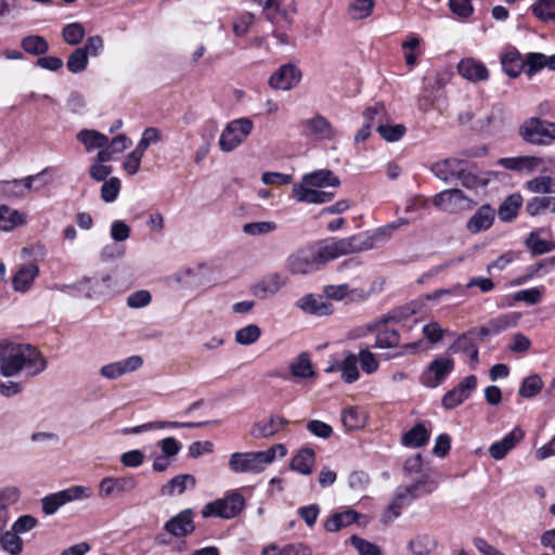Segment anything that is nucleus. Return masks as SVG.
<instances>
[{"instance_id": "obj_1", "label": "nucleus", "mask_w": 555, "mask_h": 555, "mask_svg": "<svg viewBox=\"0 0 555 555\" xmlns=\"http://www.w3.org/2000/svg\"><path fill=\"white\" fill-rule=\"evenodd\" d=\"M48 366L41 351L30 345L0 340V374L3 377L17 376L23 370L27 376H37Z\"/></svg>"}, {"instance_id": "obj_2", "label": "nucleus", "mask_w": 555, "mask_h": 555, "mask_svg": "<svg viewBox=\"0 0 555 555\" xmlns=\"http://www.w3.org/2000/svg\"><path fill=\"white\" fill-rule=\"evenodd\" d=\"M374 247V237L359 233L349 237H330L312 247L319 268L341 256L369 250Z\"/></svg>"}, {"instance_id": "obj_3", "label": "nucleus", "mask_w": 555, "mask_h": 555, "mask_svg": "<svg viewBox=\"0 0 555 555\" xmlns=\"http://www.w3.org/2000/svg\"><path fill=\"white\" fill-rule=\"evenodd\" d=\"M518 134L528 144L547 146L555 142V122L530 117L519 126Z\"/></svg>"}, {"instance_id": "obj_4", "label": "nucleus", "mask_w": 555, "mask_h": 555, "mask_svg": "<svg viewBox=\"0 0 555 555\" xmlns=\"http://www.w3.org/2000/svg\"><path fill=\"white\" fill-rule=\"evenodd\" d=\"M435 489L436 482L428 475H422L415 482L397 489L390 509L395 516H398L402 506L410 504L417 498L431 493Z\"/></svg>"}, {"instance_id": "obj_5", "label": "nucleus", "mask_w": 555, "mask_h": 555, "mask_svg": "<svg viewBox=\"0 0 555 555\" xmlns=\"http://www.w3.org/2000/svg\"><path fill=\"white\" fill-rule=\"evenodd\" d=\"M245 500L241 493L233 491L222 499H217L207 503L203 509L202 515L204 518L220 517V518H234L244 508Z\"/></svg>"}, {"instance_id": "obj_6", "label": "nucleus", "mask_w": 555, "mask_h": 555, "mask_svg": "<svg viewBox=\"0 0 555 555\" xmlns=\"http://www.w3.org/2000/svg\"><path fill=\"white\" fill-rule=\"evenodd\" d=\"M253 127V121L248 118H238L230 121L220 135V150L227 153L235 150L250 134Z\"/></svg>"}, {"instance_id": "obj_7", "label": "nucleus", "mask_w": 555, "mask_h": 555, "mask_svg": "<svg viewBox=\"0 0 555 555\" xmlns=\"http://www.w3.org/2000/svg\"><path fill=\"white\" fill-rule=\"evenodd\" d=\"M267 467L261 451L235 452L229 459V468L235 474H259Z\"/></svg>"}, {"instance_id": "obj_8", "label": "nucleus", "mask_w": 555, "mask_h": 555, "mask_svg": "<svg viewBox=\"0 0 555 555\" xmlns=\"http://www.w3.org/2000/svg\"><path fill=\"white\" fill-rule=\"evenodd\" d=\"M433 204L442 211L455 214L460 210L470 208L474 203L462 190L449 189L437 193L433 197Z\"/></svg>"}, {"instance_id": "obj_9", "label": "nucleus", "mask_w": 555, "mask_h": 555, "mask_svg": "<svg viewBox=\"0 0 555 555\" xmlns=\"http://www.w3.org/2000/svg\"><path fill=\"white\" fill-rule=\"evenodd\" d=\"M301 134L317 141H331L335 139L337 131L332 124L322 115L300 121Z\"/></svg>"}, {"instance_id": "obj_10", "label": "nucleus", "mask_w": 555, "mask_h": 555, "mask_svg": "<svg viewBox=\"0 0 555 555\" xmlns=\"http://www.w3.org/2000/svg\"><path fill=\"white\" fill-rule=\"evenodd\" d=\"M498 164L507 170L527 175H531L537 171L545 173L547 171L544 158L534 155L503 157L498 160Z\"/></svg>"}, {"instance_id": "obj_11", "label": "nucleus", "mask_w": 555, "mask_h": 555, "mask_svg": "<svg viewBox=\"0 0 555 555\" xmlns=\"http://www.w3.org/2000/svg\"><path fill=\"white\" fill-rule=\"evenodd\" d=\"M392 322L387 315H383L375 322L367 324V332L376 334V341L373 346L378 349H388L398 347L400 344V334L396 328L388 324Z\"/></svg>"}, {"instance_id": "obj_12", "label": "nucleus", "mask_w": 555, "mask_h": 555, "mask_svg": "<svg viewBox=\"0 0 555 555\" xmlns=\"http://www.w3.org/2000/svg\"><path fill=\"white\" fill-rule=\"evenodd\" d=\"M454 369V361L450 358H438L431 361L420 380L428 388H436L441 385Z\"/></svg>"}, {"instance_id": "obj_13", "label": "nucleus", "mask_w": 555, "mask_h": 555, "mask_svg": "<svg viewBox=\"0 0 555 555\" xmlns=\"http://www.w3.org/2000/svg\"><path fill=\"white\" fill-rule=\"evenodd\" d=\"M87 490L88 489L83 487L74 486L56 493L49 494L42 499V511L47 515H52L64 504L77 499L87 498L89 495L86 493Z\"/></svg>"}, {"instance_id": "obj_14", "label": "nucleus", "mask_w": 555, "mask_h": 555, "mask_svg": "<svg viewBox=\"0 0 555 555\" xmlns=\"http://www.w3.org/2000/svg\"><path fill=\"white\" fill-rule=\"evenodd\" d=\"M285 268L292 274H308L320 269L312 247L291 254L286 259Z\"/></svg>"}, {"instance_id": "obj_15", "label": "nucleus", "mask_w": 555, "mask_h": 555, "mask_svg": "<svg viewBox=\"0 0 555 555\" xmlns=\"http://www.w3.org/2000/svg\"><path fill=\"white\" fill-rule=\"evenodd\" d=\"M476 387L477 377L475 375L466 376L459 385L444 393L441 400L442 406L447 410L456 408L469 398Z\"/></svg>"}, {"instance_id": "obj_16", "label": "nucleus", "mask_w": 555, "mask_h": 555, "mask_svg": "<svg viewBox=\"0 0 555 555\" xmlns=\"http://www.w3.org/2000/svg\"><path fill=\"white\" fill-rule=\"evenodd\" d=\"M138 486V480L133 476L120 478L105 477L99 486V494L101 498L111 495H121L126 492L133 491Z\"/></svg>"}, {"instance_id": "obj_17", "label": "nucleus", "mask_w": 555, "mask_h": 555, "mask_svg": "<svg viewBox=\"0 0 555 555\" xmlns=\"http://www.w3.org/2000/svg\"><path fill=\"white\" fill-rule=\"evenodd\" d=\"M143 364V359L140 356H131L120 361L112 362L103 365L100 369V374L107 379H115L124 374L133 372L140 369Z\"/></svg>"}, {"instance_id": "obj_18", "label": "nucleus", "mask_w": 555, "mask_h": 555, "mask_svg": "<svg viewBox=\"0 0 555 555\" xmlns=\"http://www.w3.org/2000/svg\"><path fill=\"white\" fill-rule=\"evenodd\" d=\"M300 70L292 64L281 66L269 79V85L273 89L289 90L300 80Z\"/></svg>"}, {"instance_id": "obj_19", "label": "nucleus", "mask_w": 555, "mask_h": 555, "mask_svg": "<svg viewBox=\"0 0 555 555\" xmlns=\"http://www.w3.org/2000/svg\"><path fill=\"white\" fill-rule=\"evenodd\" d=\"M525 437V431L520 427H515L501 440L493 442L489 448V454L492 459L503 460L507 453L513 450Z\"/></svg>"}, {"instance_id": "obj_20", "label": "nucleus", "mask_w": 555, "mask_h": 555, "mask_svg": "<svg viewBox=\"0 0 555 555\" xmlns=\"http://www.w3.org/2000/svg\"><path fill=\"white\" fill-rule=\"evenodd\" d=\"M194 529L193 511L191 508L180 512L165 524L167 533L175 538L185 537L193 532Z\"/></svg>"}, {"instance_id": "obj_21", "label": "nucleus", "mask_w": 555, "mask_h": 555, "mask_svg": "<svg viewBox=\"0 0 555 555\" xmlns=\"http://www.w3.org/2000/svg\"><path fill=\"white\" fill-rule=\"evenodd\" d=\"M296 306L304 312L323 317L333 312V305L325 297L315 294H308L297 300Z\"/></svg>"}, {"instance_id": "obj_22", "label": "nucleus", "mask_w": 555, "mask_h": 555, "mask_svg": "<svg viewBox=\"0 0 555 555\" xmlns=\"http://www.w3.org/2000/svg\"><path fill=\"white\" fill-rule=\"evenodd\" d=\"M457 72L464 79L475 83L486 81L489 78L486 65L474 57H466L460 61Z\"/></svg>"}, {"instance_id": "obj_23", "label": "nucleus", "mask_w": 555, "mask_h": 555, "mask_svg": "<svg viewBox=\"0 0 555 555\" xmlns=\"http://www.w3.org/2000/svg\"><path fill=\"white\" fill-rule=\"evenodd\" d=\"M466 160H462L459 158H446L435 163L431 166V172L438 179L442 180L446 183H452L457 180L459 175L461 173V169L464 168V164Z\"/></svg>"}, {"instance_id": "obj_24", "label": "nucleus", "mask_w": 555, "mask_h": 555, "mask_svg": "<svg viewBox=\"0 0 555 555\" xmlns=\"http://www.w3.org/2000/svg\"><path fill=\"white\" fill-rule=\"evenodd\" d=\"M287 278L280 273H271L255 284L251 288L253 294L261 299L274 296L285 286Z\"/></svg>"}, {"instance_id": "obj_25", "label": "nucleus", "mask_w": 555, "mask_h": 555, "mask_svg": "<svg viewBox=\"0 0 555 555\" xmlns=\"http://www.w3.org/2000/svg\"><path fill=\"white\" fill-rule=\"evenodd\" d=\"M292 196L299 203L323 204L332 201L334 194L330 192L311 189L309 188V185L302 182L294 184L292 190Z\"/></svg>"}, {"instance_id": "obj_26", "label": "nucleus", "mask_w": 555, "mask_h": 555, "mask_svg": "<svg viewBox=\"0 0 555 555\" xmlns=\"http://www.w3.org/2000/svg\"><path fill=\"white\" fill-rule=\"evenodd\" d=\"M196 486V479L191 474H181L168 480L160 488V494L165 496L181 495L186 490H192Z\"/></svg>"}, {"instance_id": "obj_27", "label": "nucleus", "mask_w": 555, "mask_h": 555, "mask_svg": "<svg viewBox=\"0 0 555 555\" xmlns=\"http://www.w3.org/2000/svg\"><path fill=\"white\" fill-rule=\"evenodd\" d=\"M494 210L489 204H485L467 221L466 228L472 233L488 230L494 221Z\"/></svg>"}, {"instance_id": "obj_28", "label": "nucleus", "mask_w": 555, "mask_h": 555, "mask_svg": "<svg viewBox=\"0 0 555 555\" xmlns=\"http://www.w3.org/2000/svg\"><path fill=\"white\" fill-rule=\"evenodd\" d=\"M288 421L281 416H271L267 422H258L250 429V436L255 439L274 436Z\"/></svg>"}, {"instance_id": "obj_29", "label": "nucleus", "mask_w": 555, "mask_h": 555, "mask_svg": "<svg viewBox=\"0 0 555 555\" xmlns=\"http://www.w3.org/2000/svg\"><path fill=\"white\" fill-rule=\"evenodd\" d=\"M38 273L39 268L36 264L31 263L21 267L12 279V286L14 291L21 293L27 292Z\"/></svg>"}, {"instance_id": "obj_30", "label": "nucleus", "mask_w": 555, "mask_h": 555, "mask_svg": "<svg viewBox=\"0 0 555 555\" xmlns=\"http://www.w3.org/2000/svg\"><path fill=\"white\" fill-rule=\"evenodd\" d=\"M302 181L311 188L338 186L339 179L328 169L315 170L304 176Z\"/></svg>"}, {"instance_id": "obj_31", "label": "nucleus", "mask_w": 555, "mask_h": 555, "mask_svg": "<svg viewBox=\"0 0 555 555\" xmlns=\"http://www.w3.org/2000/svg\"><path fill=\"white\" fill-rule=\"evenodd\" d=\"M315 462V453L311 448H302L291 461V468L301 475H310Z\"/></svg>"}, {"instance_id": "obj_32", "label": "nucleus", "mask_w": 555, "mask_h": 555, "mask_svg": "<svg viewBox=\"0 0 555 555\" xmlns=\"http://www.w3.org/2000/svg\"><path fill=\"white\" fill-rule=\"evenodd\" d=\"M358 519V513L347 509L333 514L324 521V529L328 532H336L353 524Z\"/></svg>"}, {"instance_id": "obj_33", "label": "nucleus", "mask_w": 555, "mask_h": 555, "mask_svg": "<svg viewBox=\"0 0 555 555\" xmlns=\"http://www.w3.org/2000/svg\"><path fill=\"white\" fill-rule=\"evenodd\" d=\"M547 211L555 214V196H534L526 204V212L530 217H538Z\"/></svg>"}, {"instance_id": "obj_34", "label": "nucleus", "mask_w": 555, "mask_h": 555, "mask_svg": "<svg viewBox=\"0 0 555 555\" xmlns=\"http://www.w3.org/2000/svg\"><path fill=\"white\" fill-rule=\"evenodd\" d=\"M522 205V196L519 193H514L507 196L498 209L500 220L504 222L513 221Z\"/></svg>"}, {"instance_id": "obj_35", "label": "nucleus", "mask_w": 555, "mask_h": 555, "mask_svg": "<svg viewBox=\"0 0 555 555\" xmlns=\"http://www.w3.org/2000/svg\"><path fill=\"white\" fill-rule=\"evenodd\" d=\"M525 245L532 256H540L555 251V242L541 238L539 230L532 231L528 234L525 240Z\"/></svg>"}, {"instance_id": "obj_36", "label": "nucleus", "mask_w": 555, "mask_h": 555, "mask_svg": "<svg viewBox=\"0 0 555 555\" xmlns=\"http://www.w3.org/2000/svg\"><path fill=\"white\" fill-rule=\"evenodd\" d=\"M436 547L437 541L427 533L417 534L408 543V550L413 555H429L436 551Z\"/></svg>"}, {"instance_id": "obj_37", "label": "nucleus", "mask_w": 555, "mask_h": 555, "mask_svg": "<svg viewBox=\"0 0 555 555\" xmlns=\"http://www.w3.org/2000/svg\"><path fill=\"white\" fill-rule=\"evenodd\" d=\"M77 140L81 142L88 152L94 149L105 147L108 143V138L96 130H81L77 134Z\"/></svg>"}, {"instance_id": "obj_38", "label": "nucleus", "mask_w": 555, "mask_h": 555, "mask_svg": "<svg viewBox=\"0 0 555 555\" xmlns=\"http://www.w3.org/2000/svg\"><path fill=\"white\" fill-rule=\"evenodd\" d=\"M502 68L509 77H517L524 70V59L516 50L508 51L501 59Z\"/></svg>"}, {"instance_id": "obj_39", "label": "nucleus", "mask_w": 555, "mask_h": 555, "mask_svg": "<svg viewBox=\"0 0 555 555\" xmlns=\"http://www.w3.org/2000/svg\"><path fill=\"white\" fill-rule=\"evenodd\" d=\"M429 440V433L421 423L413 426L402 437V443L406 447L418 448L427 443Z\"/></svg>"}, {"instance_id": "obj_40", "label": "nucleus", "mask_w": 555, "mask_h": 555, "mask_svg": "<svg viewBox=\"0 0 555 555\" xmlns=\"http://www.w3.org/2000/svg\"><path fill=\"white\" fill-rule=\"evenodd\" d=\"M365 413L358 408H347L341 412V423L347 430L360 429L365 425Z\"/></svg>"}, {"instance_id": "obj_41", "label": "nucleus", "mask_w": 555, "mask_h": 555, "mask_svg": "<svg viewBox=\"0 0 555 555\" xmlns=\"http://www.w3.org/2000/svg\"><path fill=\"white\" fill-rule=\"evenodd\" d=\"M293 376L299 378H309L314 376V370L307 352L300 353L289 365Z\"/></svg>"}, {"instance_id": "obj_42", "label": "nucleus", "mask_w": 555, "mask_h": 555, "mask_svg": "<svg viewBox=\"0 0 555 555\" xmlns=\"http://www.w3.org/2000/svg\"><path fill=\"white\" fill-rule=\"evenodd\" d=\"M22 49L31 55H43L49 51L48 41L39 35H29L22 39Z\"/></svg>"}, {"instance_id": "obj_43", "label": "nucleus", "mask_w": 555, "mask_h": 555, "mask_svg": "<svg viewBox=\"0 0 555 555\" xmlns=\"http://www.w3.org/2000/svg\"><path fill=\"white\" fill-rule=\"evenodd\" d=\"M0 546L10 555H18L23 551V540L12 528L0 533Z\"/></svg>"}, {"instance_id": "obj_44", "label": "nucleus", "mask_w": 555, "mask_h": 555, "mask_svg": "<svg viewBox=\"0 0 555 555\" xmlns=\"http://www.w3.org/2000/svg\"><path fill=\"white\" fill-rule=\"evenodd\" d=\"M23 223L22 215L7 205L0 206V230L12 231L14 228Z\"/></svg>"}, {"instance_id": "obj_45", "label": "nucleus", "mask_w": 555, "mask_h": 555, "mask_svg": "<svg viewBox=\"0 0 555 555\" xmlns=\"http://www.w3.org/2000/svg\"><path fill=\"white\" fill-rule=\"evenodd\" d=\"M519 315L515 312L512 313H505L501 314L494 319H491L489 322L490 324V333L493 335H498L511 327L516 326L518 323Z\"/></svg>"}, {"instance_id": "obj_46", "label": "nucleus", "mask_w": 555, "mask_h": 555, "mask_svg": "<svg viewBox=\"0 0 555 555\" xmlns=\"http://www.w3.org/2000/svg\"><path fill=\"white\" fill-rule=\"evenodd\" d=\"M359 376L358 357L352 352H347L341 361V378L351 384L358 380Z\"/></svg>"}, {"instance_id": "obj_47", "label": "nucleus", "mask_w": 555, "mask_h": 555, "mask_svg": "<svg viewBox=\"0 0 555 555\" xmlns=\"http://www.w3.org/2000/svg\"><path fill=\"white\" fill-rule=\"evenodd\" d=\"M374 7V0H354L348 8V14L351 20H363L372 14Z\"/></svg>"}, {"instance_id": "obj_48", "label": "nucleus", "mask_w": 555, "mask_h": 555, "mask_svg": "<svg viewBox=\"0 0 555 555\" xmlns=\"http://www.w3.org/2000/svg\"><path fill=\"white\" fill-rule=\"evenodd\" d=\"M532 13L542 22H555V0H538L532 5Z\"/></svg>"}, {"instance_id": "obj_49", "label": "nucleus", "mask_w": 555, "mask_h": 555, "mask_svg": "<svg viewBox=\"0 0 555 555\" xmlns=\"http://www.w3.org/2000/svg\"><path fill=\"white\" fill-rule=\"evenodd\" d=\"M543 388V382L537 374L530 375L522 379L519 396L526 399L535 397Z\"/></svg>"}, {"instance_id": "obj_50", "label": "nucleus", "mask_w": 555, "mask_h": 555, "mask_svg": "<svg viewBox=\"0 0 555 555\" xmlns=\"http://www.w3.org/2000/svg\"><path fill=\"white\" fill-rule=\"evenodd\" d=\"M525 186L531 193L551 194L553 193V179L552 177L542 173L527 181Z\"/></svg>"}, {"instance_id": "obj_51", "label": "nucleus", "mask_w": 555, "mask_h": 555, "mask_svg": "<svg viewBox=\"0 0 555 555\" xmlns=\"http://www.w3.org/2000/svg\"><path fill=\"white\" fill-rule=\"evenodd\" d=\"M89 63V56L86 54L85 49H75L67 59V69L73 74L83 72Z\"/></svg>"}, {"instance_id": "obj_52", "label": "nucleus", "mask_w": 555, "mask_h": 555, "mask_svg": "<svg viewBox=\"0 0 555 555\" xmlns=\"http://www.w3.org/2000/svg\"><path fill=\"white\" fill-rule=\"evenodd\" d=\"M524 72L528 77H532L546 66V55L538 52H531L524 59Z\"/></svg>"}, {"instance_id": "obj_53", "label": "nucleus", "mask_w": 555, "mask_h": 555, "mask_svg": "<svg viewBox=\"0 0 555 555\" xmlns=\"http://www.w3.org/2000/svg\"><path fill=\"white\" fill-rule=\"evenodd\" d=\"M461 184L469 190L477 189L478 186H486L487 180L479 178L470 168L469 164L465 162L464 168L461 169V173L457 177Z\"/></svg>"}, {"instance_id": "obj_54", "label": "nucleus", "mask_w": 555, "mask_h": 555, "mask_svg": "<svg viewBox=\"0 0 555 555\" xmlns=\"http://www.w3.org/2000/svg\"><path fill=\"white\" fill-rule=\"evenodd\" d=\"M261 335V330L256 324H249L240 328L235 333V341L240 345L248 346L256 343Z\"/></svg>"}, {"instance_id": "obj_55", "label": "nucleus", "mask_w": 555, "mask_h": 555, "mask_svg": "<svg viewBox=\"0 0 555 555\" xmlns=\"http://www.w3.org/2000/svg\"><path fill=\"white\" fill-rule=\"evenodd\" d=\"M451 349H453L454 352H465L472 361L475 363L478 362V347L466 334L461 335Z\"/></svg>"}, {"instance_id": "obj_56", "label": "nucleus", "mask_w": 555, "mask_h": 555, "mask_svg": "<svg viewBox=\"0 0 555 555\" xmlns=\"http://www.w3.org/2000/svg\"><path fill=\"white\" fill-rule=\"evenodd\" d=\"M405 127L403 125H387L378 124L377 132L387 142L399 141L405 134Z\"/></svg>"}, {"instance_id": "obj_57", "label": "nucleus", "mask_w": 555, "mask_h": 555, "mask_svg": "<svg viewBox=\"0 0 555 555\" xmlns=\"http://www.w3.org/2000/svg\"><path fill=\"white\" fill-rule=\"evenodd\" d=\"M63 39L70 46H77L85 37V28L80 23H70L62 30Z\"/></svg>"}, {"instance_id": "obj_58", "label": "nucleus", "mask_w": 555, "mask_h": 555, "mask_svg": "<svg viewBox=\"0 0 555 555\" xmlns=\"http://www.w3.org/2000/svg\"><path fill=\"white\" fill-rule=\"evenodd\" d=\"M120 180L116 177L111 178L107 181H104L102 188H101V198L105 203H113L118 197V194L120 192Z\"/></svg>"}, {"instance_id": "obj_59", "label": "nucleus", "mask_w": 555, "mask_h": 555, "mask_svg": "<svg viewBox=\"0 0 555 555\" xmlns=\"http://www.w3.org/2000/svg\"><path fill=\"white\" fill-rule=\"evenodd\" d=\"M385 116L386 109L382 103H375L369 106L363 113L364 122L372 124V127L376 125V128L378 124H383Z\"/></svg>"}, {"instance_id": "obj_60", "label": "nucleus", "mask_w": 555, "mask_h": 555, "mask_svg": "<svg viewBox=\"0 0 555 555\" xmlns=\"http://www.w3.org/2000/svg\"><path fill=\"white\" fill-rule=\"evenodd\" d=\"M276 230V223L273 221L249 222L243 225V232L248 235H261Z\"/></svg>"}, {"instance_id": "obj_61", "label": "nucleus", "mask_w": 555, "mask_h": 555, "mask_svg": "<svg viewBox=\"0 0 555 555\" xmlns=\"http://www.w3.org/2000/svg\"><path fill=\"white\" fill-rule=\"evenodd\" d=\"M271 551L280 552V555H307V547L299 543L286 544L283 548H280L276 544L272 543L262 548L261 555H268Z\"/></svg>"}, {"instance_id": "obj_62", "label": "nucleus", "mask_w": 555, "mask_h": 555, "mask_svg": "<svg viewBox=\"0 0 555 555\" xmlns=\"http://www.w3.org/2000/svg\"><path fill=\"white\" fill-rule=\"evenodd\" d=\"M255 15L249 12L242 13L233 23V33L237 37L245 36L254 24Z\"/></svg>"}, {"instance_id": "obj_63", "label": "nucleus", "mask_w": 555, "mask_h": 555, "mask_svg": "<svg viewBox=\"0 0 555 555\" xmlns=\"http://www.w3.org/2000/svg\"><path fill=\"white\" fill-rule=\"evenodd\" d=\"M359 362L361 369L366 374H373L378 370V361L374 353H372L369 349L364 348L359 351Z\"/></svg>"}, {"instance_id": "obj_64", "label": "nucleus", "mask_w": 555, "mask_h": 555, "mask_svg": "<svg viewBox=\"0 0 555 555\" xmlns=\"http://www.w3.org/2000/svg\"><path fill=\"white\" fill-rule=\"evenodd\" d=\"M152 300V295L149 291L140 289L127 297V306L132 309L146 307Z\"/></svg>"}]
</instances>
